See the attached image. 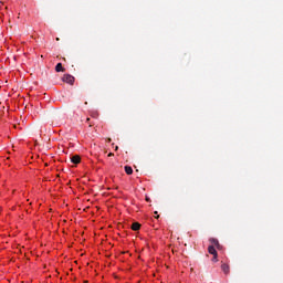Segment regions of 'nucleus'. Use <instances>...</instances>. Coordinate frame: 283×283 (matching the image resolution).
<instances>
[{"instance_id": "nucleus-1", "label": "nucleus", "mask_w": 283, "mask_h": 283, "mask_svg": "<svg viewBox=\"0 0 283 283\" xmlns=\"http://www.w3.org/2000/svg\"><path fill=\"white\" fill-rule=\"evenodd\" d=\"M64 83H69V85H74V76L66 74L62 77Z\"/></svg>"}, {"instance_id": "nucleus-2", "label": "nucleus", "mask_w": 283, "mask_h": 283, "mask_svg": "<svg viewBox=\"0 0 283 283\" xmlns=\"http://www.w3.org/2000/svg\"><path fill=\"white\" fill-rule=\"evenodd\" d=\"M208 252L210 253V255H214V258H218V251H216L214 245H209Z\"/></svg>"}, {"instance_id": "nucleus-3", "label": "nucleus", "mask_w": 283, "mask_h": 283, "mask_svg": "<svg viewBox=\"0 0 283 283\" xmlns=\"http://www.w3.org/2000/svg\"><path fill=\"white\" fill-rule=\"evenodd\" d=\"M221 270L223 271L224 275H229V273H230L229 264L222 263L221 264Z\"/></svg>"}, {"instance_id": "nucleus-4", "label": "nucleus", "mask_w": 283, "mask_h": 283, "mask_svg": "<svg viewBox=\"0 0 283 283\" xmlns=\"http://www.w3.org/2000/svg\"><path fill=\"white\" fill-rule=\"evenodd\" d=\"M71 161L73 163V165H78V163H81V156L74 155V156L71 158Z\"/></svg>"}, {"instance_id": "nucleus-5", "label": "nucleus", "mask_w": 283, "mask_h": 283, "mask_svg": "<svg viewBox=\"0 0 283 283\" xmlns=\"http://www.w3.org/2000/svg\"><path fill=\"white\" fill-rule=\"evenodd\" d=\"M133 231H140V223L134 222L130 227Z\"/></svg>"}, {"instance_id": "nucleus-6", "label": "nucleus", "mask_w": 283, "mask_h": 283, "mask_svg": "<svg viewBox=\"0 0 283 283\" xmlns=\"http://www.w3.org/2000/svg\"><path fill=\"white\" fill-rule=\"evenodd\" d=\"M124 169H125L127 176H132L134 174V169L132 168V166H125Z\"/></svg>"}, {"instance_id": "nucleus-7", "label": "nucleus", "mask_w": 283, "mask_h": 283, "mask_svg": "<svg viewBox=\"0 0 283 283\" xmlns=\"http://www.w3.org/2000/svg\"><path fill=\"white\" fill-rule=\"evenodd\" d=\"M55 72H65V69L63 67L62 63H57L55 66Z\"/></svg>"}, {"instance_id": "nucleus-8", "label": "nucleus", "mask_w": 283, "mask_h": 283, "mask_svg": "<svg viewBox=\"0 0 283 283\" xmlns=\"http://www.w3.org/2000/svg\"><path fill=\"white\" fill-rule=\"evenodd\" d=\"M210 242H211V244L217 247V249H220V242L218 241V239H210Z\"/></svg>"}, {"instance_id": "nucleus-9", "label": "nucleus", "mask_w": 283, "mask_h": 283, "mask_svg": "<svg viewBox=\"0 0 283 283\" xmlns=\"http://www.w3.org/2000/svg\"><path fill=\"white\" fill-rule=\"evenodd\" d=\"M212 262H218V258H216V255H213Z\"/></svg>"}, {"instance_id": "nucleus-10", "label": "nucleus", "mask_w": 283, "mask_h": 283, "mask_svg": "<svg viewBox=\"0 0 283 283\" xmlns=\"http://www.w3.org/2000/svg\"><path fill=\"white\" fill-rule=\"evenodd\" d=\"M112 156H114V153H109L108 154V157L112 158Z\"/></svg>"}, {"instance_id": "nucleus-11", "label": "nucleus", "mask_w": 283, "mask_h": 283, "mask_svg": "<svg viewBox=\"0 0 283 283\" xmlns=\"http://www.w3.org/2000/svg\"><path fill=\"white\" fill-rule=\"evenodd\" d=\"M115 151H118V146L115 147Z\"/></svg>"}, {"instance_id": "nucleus-12", "label": "nucleus", "mask_w": 283, "mask_h": 283, "mask_svg": "<svg viewBox=\"0 0 283 283\" xmlns=\"http://www.w3.org/2000/svg\"><path fill=\"white\" fill-rule=\"evenodd\" d=\"M108 143H112V138H108Z\"/></svg>"}, {"instance_id": "nucleus-13", "label": "nucleus", "mask_w": 283, "mask_h": 283, "mask_svg": "<svg viewBox=\"0 0 283 283\" xmlns=\"http://www.w3.org/2000/svg\"><path fill=\"white\" fill-rule=\"evenodd\" d=\"M155 216H158V211H155Z\"/></svg>"}, {"instance_id": "nucleus-14", "label": "nucleus", "mask_w": 283, "mask_h": 283, "mask_svg": "<svg viewBox=\"0 0 283 283\" xmlns=\"http://www.w3.org/2000/svg\"><path fill=\"white\" fill-rule=\"evenodd\" d=\"M147 202H149V198H146Z\"/></svg>"}, {"instance_id": "nucleus-15", "label": "nucleus", "mask_w": 283, "mask_h": 283, "mask_svg": "<svg viewBox=\"0 0 283 283\" xmlns=\"http://www.w3.org/2000/svg\"><path fill=\"white\" fill-rule=\"evenodd\" d=\"M86 120H87V123H88V122H90V118H87Z\"/></svg>"}, {"instance_id": "nucleus-16", "label": "nucleus", "mask_w": 283, "mask_h": 283, "mask_svg": "<svg viewBox=\"0 0 283 283\" xmlns=\"http://www.w3.org/2000/svg\"><path fill=\"white\" fill-rule=\"evenodd\" d=\"M156 218L158 219V218H160V216H157Z\"/></svg>"}]
</instances>
